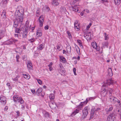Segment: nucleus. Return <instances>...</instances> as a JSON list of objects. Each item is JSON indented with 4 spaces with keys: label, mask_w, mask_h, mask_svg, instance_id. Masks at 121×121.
Returning <instances> with one entry per match:
<instances>
[{
    "label": "nucleus",
    "mask_w": 121,
    "mask_h": 121,
    "mask_svg": "<svg viewBox=\"0 0 121 121\" xmlns=\"http://www.w3.org/2000/svg\"><path fill=\"white\" fill-rule=\"evenodd\" d=\"M113 90L112 89L109 88L108 90V91L109 92V96H111L112 94V93Z\"/></svg>",
    "instance_id": "b1692460"
},
{
    "label": "nucleus",
    "mask_w": 121,
    "mask_h": 121,
    "mask_svg": "<svg viewBox=\"0 0 121 121\" xmlns=\"http://www.w3.org/2000/svg\"><path fill=\"white\" fill-rule=\"evenodd\" d=\"M78 0H73V2L72 3V4H74V3H76V2L78 1Z\"/></svg>",
    "instance_id": "0e129e2a"
},
{
    "label": "nucleus",
    "mask_w": 121,
    "mask_h": 121,
    "mask_svg": "<svg viewBox=\"0 0 121 121\" xmlns=\"http://www.w3.org/2000/svg\"><path fill=\"white\" fill-rule=\"evenodd\" d=\"M116 116L114 113H111L108 116L107 119L108 121H114V119L115 118Z\"/></svg>",
    "instance_id": "20e7f679"
},
{
    "label": "nucleus",
    "mask_w": 121,
    "mask_h": 121,
    "mask_svg": "<svg viewBox=\"0 0 121 121\" xmlns=\"http://www.w3.org/2000/svg\"><path fill=\"white\" fill-rule=\"evenodd\" d=\"M78 21H76L74 23V26H75V25H78Z\"/></svg>",
    "instance_id": "e2e57ef3"
},
{
    "label": "nucleus",
    "mask_w": 121,
    "mask_h": 121,
    "mask_svg": "<svg viewBox=\"0 0 121 121\" xmlns=\"http://www.w3.org/2000/svg\"><path fill=\"white\" fill-rule=\"evenodd\" d=\"M38 89V91H39V93H41L42 91V89L41 88H39Z\"/></svg>",
    "instance_id": "603ef678"
},
{
    "label": "nucleus",
    "mask_w": 121,
    "mask_h": 121,
    "mask_svg": "<svg viewBox=\"0 0 121 121\" xmlns=\"http://www.w3.org/2000/svg\"><path fill=\"white\" fill-rule=\"evenodd\" d=\"M7 0H2V1L0 2V4L1 6L4 7L5 4H7Z\"/></svg>",
    "instance_id": "dca6fc26"
},
{
    "label": "nucleus",
    "mask_w": 121,
    "mask_h": 121,
    "mask_svg": "<svg viewBox=\"0 0 121 121\" xmlns=\"http://www.w3.org/2000/svg\"><path fill=\"white\" fill-rule=\"evenodd\" d=\"M53 64V63L52 62H51L48 65V66L49 67V69L50 71L52 70V68L51 66Z\"/></svg>",
    "instance_id": "7c9ffc66"
},
{
    "label": "nucleus",
    "mask_w": 121,
    "mask_h": 121,
    "mask_svg": "<svg viewBox=\"0 0 121 121\" xmlns=\"http://www.w3.org/2000/svg\"><path fill=\"white\" fill-rule=\"evenodd\" d=\"M61 11L63 12H65L66 11L65 8V7H61Z\"/></svg>",
    "instance_id": "4c0bfd02"
},
{
    "label": "nucleus",
    "mask_w": 121,
    "mask_h": 121,
    "mask_svg": "<svg viewBox=\"0 0 121 121\" xmlns=\"http://www.w3.org/2000/svg\"><path fill=\"white\" fill-rule=\"evenodd\" d=\"M16 113L17 114V116H19L20 115V112L19 111H17L16 112Z\"/></svg>",
    "instance_id": "052dcab7"
},
{
    "label": "nucleus",
    "mask_w": 121,
    "mask_h": 121,
    "mask_svg": "<svg viewBox=\"0 0 121 121\" xmlns=\"http://www.w3.org/2000/svg\"><path fill=\"white\" fill-rule=\"evenodd\" d=\"M39 22V25L40 26H42L44 22L43 18L42 15H41L39 17L38 19Z\"/></svg>",
    "instance_id": "423d86ee"
},
{
    "label": "nucleus",
    "mask_w": 121,
    "mask_h": 121,
    "mask_svg": "<svg viewBox=\"0 0 121 121\" xmlns=\"http://www.w3.org/2000/svg\"><path fill=\"white\" fill-rule=\"evenodd\" d=\"M49 105L50 107L52 109H55L57 106L56 104L54 103L53 101L49 103Z\"/></svg>",
    "instance_id": "0eeeda50"
},
{
    "label": "nucleus",
    "mask_w": 121,
    "mask_h": 121,
    "mask_svg": "<svg viewBox=\"0 0 121 121\" xmlns=\"http://www.w3.org/2000/svg\"><path fill=\"white\" fill-rule=\"evenodd\" d=\"M77 42L79 43V44L81 48H83V46L82 45L81 41L79 39H78L77 40Z\"/></svg>",
    "instance_id": "412c9836"
},
{
    "label": "nucleus",
    "mask_w": 121,
    "mask_h": 121,
    "mask_svg": "<svg viewBox=\"0 0 121 121\" xmlns=\"http://www.w3.org/2000/svg\"><path fill=\"white\" fill-rule=\"evenodd\" d=\"M28 40L29 42L32 43L35 41L36 39L35 38H31L30 39H28Z\"/></svg>",
    "instance_id": "c85d7f7f"
},
{
    "label": "nucleus",
    "mask_w": 121,
    "mask_h": 121,
    "mask_svg": "<svg viewBox=\"0 0 121 121\" xmlns=\"http://www.w3.org/2000/svg\"><path fill=\"white\" fill-rule=\"evenodd\" d=\"M91 98L92 97L87 98L85 101H84L83 102H81V106H82V105H83L82 104V103H83L84 104H86L88 102V101L90 100L91 99ZM80 105H81V104H80Z\"/></svg>",
    "instance_id": "a211bd4d"
},
{
    "label": "nucleus",
    "mask_w": 121,
    "mask_h": 121,
    "mask_svg": "<svg viewBox=\"0 0 121 121\" xmlns=\"http://www.w3.org/2000/svg\"><path fill=\"white\" fill-rule=\"evenodd\" d=\"M36 93L37 94V95H39V91H38V89H37L36 91Z\"/></svg>",
    "instance_id": "774afa93"
},
{
    "label": "nucleus",
    "mask_w": 121,
    "mask_h": 121,
    "mask_svg": "<svg viewBox=\"0 0 121 121\" xmlns=\"http://www.w3.org/2000/svg\"><path fill=\"white\" fill-rule=\"evenodd\" d=\"M79 25H75V26H74V27L75 29L76 30H78V28H79Z\"/></svg>",
    "instance_id": "79ce46f5"
},
{
    "label": "nucleus",
    "mask_w": 121,
    "mask_h": 121,
    "mask_svg": "<svg viewBox=\"0 0 121 121\" xmlns=\"http://www.w3.org/2000/svg\"><path fill=\"white\" fill-rule=\"evenodd\" d=\"M90 108L89 106L85 107L83 110L82 111V117L83 118H85L88 113V111H89Z\"/></svg>",
    "instance_id": "7ed1b4c3"
},
{
    "label": "nucleus",
    "mask_w": 121,
    "mask_h": 121,
    "mask_svg": "<svg viewBox=\"0 0 121 121\" xmlns=\"http://www.w3.org/2000/svg\"><path fill=\"white\" fill-rule=\"evenodd\" d=\"M43 44H40L39 46L38 47V49L40 50H41L43 48Z\"/></svg>",
    "instance_id": "c756f323"
},
{
    "label": "nucleus",
    "mask_w": 121,
    "mask_h": 121,
    "mask_svg": "<svg viewBox=\"0 0 121 121\" xmlns=\"http://www.w3.org/2000/svg\"><path fill=\"white\" fill-rule=\"evenodd\" d=\"M71 47L68 48L67 49V51L68 52H71Z\"/></svg>",
    "instance_id": "de8ad7c7"
},
{
    "label": "nucleus",
    "mask_w": 121,
    "mask_h": 121,
    "mask_svg": "<svg viewBox=\"0 0 121 121\" xmlns=\"http://www.w3.org/2000/svg\"><path fill=\"white\" fill-rule=\"evenodd\" d=\"M113 109V108L112 107H110L108 109V111H111Z\"/></svg>",
    "instance_id": "5fc2aeb1"
},
{
    "label": "nucleus",
    "mask_w": 121,
    "mask_h": 121,
    "mask_svg": "<svg viewBox=\"0 0 121 121\" xmlns=\"http://www.w3.org/2000/svg\"><path fill=\"white\" fill-rule=\"evenodd\" d=\"M23 75L24 76V78L26 79H29L30 78V76L29 75H28L26 74H23Z\"/></svg>",
    "instance_id": "bb28decb"
},
{
    "label": "nucleus",
    "mask_w": 121,
    "mask_h": 121,
    "mask_svg": "<svg viewBox=\"0 0 121 121\" xmlns=\"http://www.w3.org/2000/svg\"><path fill=\"white\" fill-rule=\"evenodd\" d=\"M108 75L110 76H112V69L111 68H109L108 70Z\"/></svg>",
    "instance_id": "4be33fe9"
},
{
    "label": "nucleus",
    "mask_w": 121,
    "mask_h": 121,
    "mask_svg": "<svg viewBox=\"0 0 121 121\" xmlns=\"http://www.w3.org/2000/svg\"><path fill=\"white\" fill-rule=\"evenodd\" d=\"M28 31V30L27 29H25V30L23 32V33L27 34Z\"/></svg>",
    "instance_id": "3c124183"
},
{
    "label": "nucleus",
    "mask_w": 121,
    "mask_h": 121,
    "mask_svg": "<svg viewBox=\"0 0 121 121\" xmlns=\"http://www.w3.org/2000/svg\"><path fill=\"white\" fill-rule=\"evenodd\" d=\"M27 67L28 69L29 70H31L33 68V66L32 63L30 61H28Z\"/></svg>",
    "instance_id": "1a4fd4ad"
},
{
    "label": "nucleus",
    "mask_w": 121,
    "mask_h": 121,
    "mask_svg": "<svg viewBox=\"0 0 121 121\" xmlns=\"http://www.w3.org/2000/svg\"><path fill=\"white\" fill-rule=\"evenodd\" d=\"M91 23H90L89 25L88 26H87L86 27L87 29H89L90 28V26H91Z\"/></svg>",
    "instance_id": "13d9d810"
},
{
    "label": "nucleus",
    "mask_w": 121,
    "mask_h": 121,
    "mask_svg": "<svg viewBox=\"0 0 121 121\" xmlns=\"http://www.w3.org/2000/svg\"><path fill=\"white\" fill-rule=\"evenodd\" d=\"M117 102L119 104H120V101L119 100H118L117 99V101H116V102Z\"/></svg>",
    "instance_id": "338daca9"
},
{
    "label": "nucleus",
    "mask_w": 121,
    "mask_h": 121,
    "mask_svg": "<svg viewBox=\"0 0 121 121\" xmlns=\"http://www.w3.org/2000/svg\"><path fill=\"white\" fill-rule=\"evenodd\" d=\"M1 16L5 18H6V16L5 15V12L4 11H3L2 14H1Z\"/></svg>",
    "instance_id": "e433bc0d"
},
{
    "label": "nucleus",
    "mask_w": 121,
    "mask_h": 121,
    "mask_svg": "<svg viewBox=\"0 0 121 121\" xmlns=\"http://www.w3.org/2000/svg\"><path fill=\"white\" fill-rule=\"evenodd\" d=\"M109 43L108 42H104L102 43V46L101 47V48L102 50L105 47H106L107 48H108Z\"/></svg>",
    "instance_id": "9d476101"
},
{
    "label": "nucleus",
    "mask_w": 121,
    "mask_h": 121,
    "mask_svg": "<svg viewBox=\"0 0 121 121\" xmlns=\"http://www.w3.org/2000/svg\"><path fill=\"white\" fill-rule=\"evenodd\" d=\"M42 34L41 31L38 30L36 33V35H38V36L40 37L41 36Z\"/></svg>",
    "instance_id": "393cba45"
},
{
    "label": "nucleus",
    "mask_w": 121,
    "mask_h": 121,
    "mask_svg": "<svg viewBox=\"0 0 121 121\" xmlns=\"http://www.w3.org/2000/svg\"><path fill=\"white\" fill-rule=\"evenodd\" d=\"M23 12L24 10H16L15 14L16 16V18L18 17L20 19H21L23 20Z\"/></svg>",
    "instance_id": "f257e3e1"
},
{
    "label": "nucleus",
    "mask_w": 121,
    "mask_h": 121,
    "mask_svg": "<svg viewBox=\"0 0 121 121\" xmlns=\"http://www.w3.org/2000/svg\"><path fill=\"white\" fill-rule=\"evenodd\" d=\"M72 8L73 11L75 12H78L79 10L78 8Z\"/></svg>",
    "instance_id": "ea45409f"
},
{
    "label": "nucleus",
    "mask_w": 121,
    "mask_h": 121,
    "mask_svg": "<svg viewBox=\"0 0 121 121\" xmlns=\"http://www.w3.org/2000/svg\"><path fill=\"white\" fill-rule=\"evenodd\" d=\"M60 60L63 63H65V62L66 60L65 58L63 56H60Z\"/></svg>",
    "instance_id": "a878e982"
},
{
    "label": "nucleus",
    "mask_w": 121,
    "mask_h": 121,
    "mask_svg": "<svg viewBox=\"0 0 121 121\" xmlns=\"http://www.w3.org/2000/svg\"><path fill=\"white\" fill-rule=\"evenodd\" d=\"M22 31V28L21 29L18 28H16L15 29V32L17 33H19Z\"/></svg>",
    "instance_id": "aec40b11"
},
{
    "label": "nucleus",
    "mask_w": 121,
    "mask_h": 121,
    "mask_svg": "<svg viewBox=\"0 0 121 121\" xmlns=\"http://www.w3.org/2000/svg\"><path fill=\"white\" fill-rule=\"evenodd\" d=\"M76 69L75 68H74L73 69V73H74V74L75 75H77V74L76 72Z\"/></svg>",
    "instance_id": "a18cd8bd"
},
{
    "label": "nucleus",
    "mask_w": 121,
    "mask_h": 121,
    "mask_svg": "<svg viewBox=\"0 0 121 121\" xmlns=\"http://www.w3.org/2000/svg\"><path fill=\"white\" fill-rule=\"evenodd\" d=\"M13 100L14 102L16 103L19 102V97L18 98L17 95H14L13 97Z\"/></svg>",
    "instance_id": "f8f14e48"
},
{
    "label": "nucleus",
    "mask_w": 121,
    "mask_h": 121,
    "mask_svg": "<svg viewBox=\"0 0 121 121\" xmlns=\"http://www.w3.org/2000/svg\"><path fill=\"white\" fill-rule=\"evenodd\" d=\"M115 82L112 79H110L107 80L105 83V85L104 83V85L103 86H106L107 85H110L111 84L113 85L115 83Z\"/></svg>",
    "instance_id": "39448f33"
},
{
    "label": "nucleus",
    "mask_w": 121,
    "mask_h": 121,
    "mask_svg": "<svg viewBox=\"0 0 121 121\" xmlns=\"http://www.w3.org/2000/svg\"><path fill=\"white\" fill-rule=\"evenodd\" d=\"M107 99L106 97H104V99L102 100V101L103 102L107 100Z\"/></svg>",
    "instance_id": "bf43d9fd"
},
{
    "label": "nucleus",
    "mask_w": 121,
    "mask_h": 121,
    "mask_svg": "<svg viewBox=\"0 0 121 121\" xmlns=\"http://www.w3.org/2000/svg\"><path fill=\"white\" fill-rule=\"evenodd\" d=\"M79 112V110L76 109L75 110L72 114L71 115V116L72 115H75L76 113H78Z\"/></svg>",
    "instance_id": "2f4dec72"
},
{
    "label": "nucleus",
    "mask_w": 121,
    "mask_h": 121,
    "mask_svg": "<svg viewBox=\"0 0 121 121\" xmlns=\"http://www.w3.org/2000/svg\"><path fill=\"white\" fill-rule=\"evenodd\" d=\"M91 32H89L86 34V36H89L90 35H91Z\"/></svg>",
    "instance_id": "4d7b16f0"
},
{
    "label": "nucleus",
    "mask_w": 121,
    "mask_h": 121,
    "mask_svg": "<svg viewBox=\"0 0 121 121\" xmlns=\"http://www.w3.org/2000/svg\"><path fill=\"white\" fill-rule=\"evenodd\" d=\"M100 48V47H99L97 46V47L95 48V49L97 51H99Z\"/></svg>",
    "instance_id": "49530a36"
},
{
    "label": "nucleus",
    "mask_w": 121,
    "mask_h": 121,
    "mask_svg": "<svg viewBox=\"0 0 121 121\" xmlns=\"http://www.w3.org/2000/svg\"><path fill=\"white\" fill-rule=\"evenodd\" d=\"M44 116L46 117H48L49 116V113L48 112H46L44 114Z\"/></svg>",
    "instance_id": "c03bdc74"
},
{
    "label": "nucleus",
    "mask_w": 121,
    "mask_h": 121,
    "mask_svg": "<svg viewBox=\"0 0 121 121\" xmlns=\"http://www.w3.org/2000/svg\"><path fill=\"white\" fill-rule=\"evenodd\" d=\"M101 92L105 93V95H106L107 93V92L106 91V90L104 88V89L102 91H101Z\"/></svg>",
    "instance_id": "37998d69"
},
{
    "label": "nucleus",
    "mask_w": 121,
    "mask_h": 121,
    "mask_svg": "<svg viewBox=\"0 0 121 121\" xmlns=\"http://www.w3.org/2000/svg\"><path fill=\"white\" fill-rule=\"evenodd\" d=\"M13 42L14 43H15L17 42H18V43H20V41H19L17 40L13 39Z\"/></svg>",
    "instance_id": "09e8293b"
},
{
    "label": "nucleus",
    "mask_w": 121,
    "mask_h": 121,
    "mask_svg": "<svg viewBox=\"0 0 121 121\" xmlns=\"http://www.w3.org/2000/svg\"><path fill=\"white\" fill-rule=\"evenodd\" d=\"M65 69L63 67H62L61 69H60V72L62 73V74H64L65 73Z\"/></svg>",
    "instance_id": "c9c22d12"
},
{
    "label": "nucleus",
    "mask_w": 121,
    "mask_h": 121,
    "mask_svg": "<svg viewBox=\"0 0 121 121\" xmlns=\"http://www.w3.org/2000/svg\"><path fill=\"white\" fill-rule=\"evenodd\" d=\"M116 4L118 5L121 2V0H114Z\"/></svg>",
    "instance_id": "cd10ccee"
},
{
    "label": "nucleus",
    "mask_w": 121,
    "mask_h": 121,
    "mask_svg": "<svg viewBox=\"0 0 121 121\" xmlns=\"http://www.w3.org/2000/svg\"><path fill=\"white\" fill-rule=\"evenodd\" d=\"M36 79L37 81L38 82L39 84H40V85H41L42 84V81L41 80L39 79Z\"/></svg>",
    "instance_id": "a19ab883"
},
{
    "label": "nucleus",
    "mask_w": 121,
    "mask_h": 121,
    "mask_svg": "<svg viewBox=\"0 0 121 121\" xmlns=\"http://www.w3.org/2000/svg\"><path fill=\"white\" fill-rule=\"evenodd\" d=\"M92 47L94 49L97 47V44L96 42H92L91 43Z\"/></svg>",
    "instance_id": "6ab92c4d"
},
{
    "label": "nucleus",
    "mask_w": 121,
    "mask_h": 121,
    "mask_svg": "<svg viewBox=\"0 0 121 121\" xmlns=\"http://www.w3.org/2000/svg\"><path fill=\"white\" fill-rule=\"evenodd\" d=\"M16 58V59H19V56L18 55H17Z\"/></svg>",
    "instance_id": "69168bd1"
},
{
    "label": "nucleus",
    "mask_w": 121,
    "mask_h": 121,
    "mask_svg": "<svg viewBox=\"0 0 121 121\" xmlns=\"http://www.w3.org/2000/svg\"><path fill=\"white\" fill-rule=\"evenodd\" d=\"M109 98L111 101H113L115 102L116 101H117V99L116 98L111 96H109Z\"/></svg>",
    "instance_id": "ddd939ff"
},
{
    "label": "nucleus",
    "mask_w": 121,
    "mask_h": 121,
    "mask_svg": "<svg viewBox=\"0 0 121 121\" xmlns=\"http://www.w3.org/2000/svg\"><path fill=\"white\" fill-rule=\"evenodd\" d=\"M19 77L18 75H17L16 76V77L15 78H12L13 80L15 82H17V81L18 78Z\"/></svg>",
    "instance_id": "72a5a7b5"
},
{
    "label": "nucleus",
    "mask_w": 121,
    "mask_h": 121,
    "mask_svg": "<svg viewBox=\"0 0 121 121\" xmlns=\"http://www.w3.org/2000/svg\"><path fill=\"white\" fill-rule=\"evenodd\" d=\"M105 40H107L108 39V35L106 33H104Z\"/></svg>",
    "instance_id": "f704fd0d"
},
{
    "label": "nucleus",
    "mask_w": 121,
    "mask_h": 121,
    "mask_svg": "<svg viewBox=\"0 0 121 121\" xmlns=\"http://www.w3.org/2000/svg\"><path fill=\"white\" fill-rule=\"evenodd\" d=\"M21 34H20V36H22V38L24 39L26 38V37L27 34L24 33H23V34L22 32H21Z\"/></svg>",
    "instance_id": "5701e85b"
},
{
    "label": "nucleus",
    "mask_w": 121,
    "mask_h": 121,
    "mask_svg": "<svg viewBox=\"0 0 121 121\" xmlns=\"http://www.w3.org/2000/svg\"><path fill=\"white\" fill-rule=\"evenodd\" d=\"M5 33V31L4 30H0V37L2 38L4 37Z\"/></svg>",
    "instance_id": "2eb2a0df"
},
{
    "label": "nucleus",
    "mask_w": 121,
    "mask_h": 121,
    "mask_svg": "<svg viewBox=\"0 0 121 121\" xmlns=\"http://www.w3.org/2000/svg\"><path fill=\"white\" fill-rule=\"evenodd\" d=\"M31 91L33 94H34L35 93V89L31 90Z\"/></svg>",
    "instance_id": "680f3d73"
},
{
    "label": "nucleus",
    "mask_w": 121,
    "mask_h": 121,
    "mask_svg": "<svg viewBox=\"0 0 121 121\" xmlns=\"http://www.w3.org/2000/svg\"><path fill=\"white\" fill-rule=\"evenodd\" d=\"M24 102V100L22 99L21 97H20L19 100V102L21 104H22Z\"/></svg>",
    "instance_id": "473e14b6"
},
{
    "label": "nucleus",
    "mask_w": 121,
    "mask_h": 121,
    "mask_svg": "<svg viewBox=\"0 0 121 121\" xmlns=\"http://www.w3.org/2000/svg\"><path fill=\"white\" fill-rule=\"evenodd\" d=\"M0 101L4 105L5 104L6 102V98L5 97L1 96L0 98Z\"/></svg>",
    "instance_id": "6e6552de"
},
{
    "label": "nucleus",
    "mask_w": 121,
    "mask_h": 121,
    "mask_svg": "<svg viewBox=\"0 0 121 121\" xmlns=\"http://www.w3.org/2000/svg\"><path fill=\"white\" fill-rule=\"evenodd\" d=\"M23 20L21 19H20L17 17L16 18L14 21L13 25L15 27H17V26L19 25V24H22L23 22Z\"/></svg>",
    "instance_id": "f03ea898"
},
{
    "label": "nucleus",
    "mask_w": 121,
    "mask_h": 121,
    "mask_svg": "<svg viewBox=\"0 0 121 121\" xmlns=\"http://www.w3.org/2000/svg\"><path fill=\"white\" fill-rule=\"evenodd\" d=\"M49 97L51 102L54 101L55 98L54 95V94L52 93L50 94Z\"/></svg>",
    "instance_id": "4468645a"
},
{
    "label": "nucleus",
    "mask_w": 121,
    "mask_h": 121,
    "mask_svg": "<svg viewBox=\"0 0 121 121\" xmlns=\"http://www.w3.org/2000/svg\"><path fill=\"white\" fill-rule=\"evenodd\" d=\"M67 34L69 36V39H70L72 38V36L71 34H70V33L68 31L67 32Z\"/></svg>",
    "instance_id": "58836bf2"
},
{
    "label": "nucleus",
    "mask_w": 121,
    "mask_h": 121,
    "mask_svg": "<svg viewBox=\"0 0 121 121\" xmlns=\"http://www.w3.org/2000/svg\"><path fill=\"white\" fill-rule=\"evenodd\" d=\"M39 14H40L39 11L38 10L37 11H36V16H37V17H38L39 15Z\"/></svg>",
    "instance_id": "8fccbe9b"
},
{
    "label": "nucleus",
    "mask_w": 121,
    "mask_h": 121,
    "mask_svg": "<svg viewBox=\"0 0 121 121\" xmlns=\"http://www.w3.org/2000/svg\"><path fill=\"white\" fill-rule=\"evenodd\" d=\"M95 110V109L94 108L91 109V112L90 117V119H92L94 117Z\"/></svg>",
    "instance_id": "9b49d317"
},
{
    "label": "nucleus",
    "mask_w": 121,
    "mask_h": 121,
    "mask_svg": "<svg viewBox=\"0 0 121 121\" xmlns=\"http://www.w3.org/2000/svg\"><path fill=\"white\" fill-rule=\"evenodd\" d=\"M13 39H11L8 40L6 42V44L7 45H10L12 44L13 43Z\"/></svg>",
    "instance_id": "f3484780"
},
{
    "label": "nucleus",
    "mask_w": 121,
    "mask_h": 121,
    "mask_svg": "<svg viewBox=\"0 0 121 121\" xmlns=\"http://www.w3.org/2000/svg\"><path fill=\"white\" fill-rule=\"evenodd\" d=\"M79 5H75L74 6H72V8H78V6Z\"/></svg>",
    "instance_id": "864d4df0"
},
{
    "label": "nucleus",
    "mask_w": 121,
    "mask_h": 121,
    "mask_svg": "<svg viewBox=\"0 0 121 121\" xmlns=\"http://www.w3.org/2000/svg\"><path fill=\"white\" fill-rule=\"evenodd\" d=\"M49 28V26L48 25H46L44 27V29L46 30L48 29Z\"/></svg>",
    "instance_id": "6e6d98bb"
}]
</instances>
